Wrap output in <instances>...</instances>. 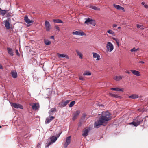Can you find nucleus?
Instances as JSON below:
<instances>
[{"label":"nucleus","instance_id":"1","mask_svg":"<svg viewBox=\"0 0 148 148\" xmlns=\"http://www.w3.org/2000/svg\"><path fill=\"white\" fill-rule=\"evenodd\" d=\"M111 114L108 111L103 112L99 120L95 122V127L98 128L100 125L111 120Z\"/></svg>","mask_w":148,"mask_h":148},{"label":"nucleus","instance_id":"2","mask_svg":"<svg viewBox=\"0 0 148 148\" xmlns=\"http://www.w3.org/2000/svg\"><path fill=\"white\" fill-rule=\"evenodd\" d=\"M143 121L144 125H148V116H146L144 118L141 117L139 118L138 117H137L135 120V121L129 123L130 125L132 124L134 126L136 127L140 125V124Z\"/></svg>","mask_w":148,"mask_h":148},{"label":"nucleus","instance_id":"3","mask_svg":"<svg viewBox=\"0 0 148 148\" xmlns=\"http://www.w3.org/2000/svg\"><path fill=\"white\" fill-rule=\"evenodd\" d=\"M58 134L56 135V136H53L50 137V142L52 144L54 143L57 140L58 138L60 136V134L62 133V131L61 130H60L58 132Z\"/></svg>","mask_w":148,"mask_h":148},{"label":"nucleus","instance_id":"4","mask_svg":"<svg viewBox=\"0 0 148 148\" xmlns=\"http://www.w3.org/2000/svg\"><path fill=\"white\" fill-rule=\"evenodd\" d=\"M86 20L84 22L85 24H86L88 25L91 24L93 26L95 25L96 23L95 20L89 18L87 19L86 18Z\"/></svg>","mask_w":148,"mask_h":148},{"label":"nucleus","instance_id":"5","mask_svg":"<svg viewBox=\"0 0 148 148\" xmlns=\"http://www.w3.org/2000/svg\"><path fill=\"white\" fill-rule=\"evenodd\" d=\"M70 101V100H67L65 101L62 100L59 103V106L60 107H63L67 105Z\"/></svg>","mask_w":148,"mask_h":148},{"label":"nucleus","instance_id":"6","mask_svg":"<svg viewBox=\"0 0 148 148\" xmlns=\"http://www.w3.org/2000/svg\"><path fill=\"white\" fill-rule=\"evenodd\" d=\"M106 48L108 51L110 52H111L114 49V46L111 42H108L107 44Z\"/></svg>","mask_w":148,"mask_h":148},{"label":"nucleus","instance_id":"7","mask_svg":"<svg viewBox=\"0 0 148 148\" xmlns=\"http://www.w3.org/2000/svg\"><path fill=\"white\" fill-rule=\"evenodd\" d=\"M72 34L73 35L79 36H84L86 35V34L83 31L80 30L78 31L73 32Z\"/></svg>","mask_w":148,"mask_h":148},{"label":"nucleus","instance_id":"8","mask_svg":"<svg viewBox=\"0 0 148 148\" xmlns=\"http://www.w3.org/2000/svg\"><path fill=\"white\" fill-rule=\"evenodd\" d=\"M11 106L14 107L16 108H20L23 109V106L20 104L18 103H10Z\"/></svg>","mask_w":148,"mask_h":148},{"label":"nucleus","instance_id":"9","mask_svg":"<svg viewBox=\"0 0 148 148\" xmlns=\"http://www.w3.org/2000/svg\"><path fill=\"white\" fill-rule=\"evenodd\" d=\"M90 130V128L89 127L85 128L83 131V133L82 134V135L83 137L85 138L88 135V133Z\"/></svg>","mask_w":148,"mask_h":148},{"label":"nucleus","instance_id":"10","mask_svg":"<svg viewBox=\"0 0 148 148\" xmlns=\"http://www.w3.org/2000/svg\"><path fill=\"white\" fill-rule=\"evenodd\" d=\"M45 26L46 31H49L51 29V25L50 23L47 21H45Z\"/></svg>","mask_w":148,"mask_h":148},{"label":"nucleus","instance_id":"11","mask_svg":"<svg viewBox=\"0 0 148 148\" xmlns=\"http://www.w3.org/2000/svg\"><path fill=\"white\" fill-rule=\"evenodd\" d=\"M71 140V136H69L66 138V142L64 143V148H66L68 145L70 143Z\"/></svg>","mask_w":148,"mask_h":148},{"label":"nucleus","instance_id":"12","mask_svg":"<svg viewBox=\"0 0 148 148\" xmlns=\"http://www.w3.org/2000/svg\"><path fill=\"white\" fill-rule=\"evenodd\" d=\"M3 22L6 29H9L10 28V24L8 21L6 20L4 21Z\"/></svg>","mask_w":148,"mask_h":148},{"label":"nucleus","instance_id":"13","mask_svg":"<svg viewBox=\"0 0 148 148\" xmlns=\"http://www.w3.org/2000/svg\"><path fill=\"white\" fill-rule=\"evenodd\" d=\"M24 20L25 21L27 24H30L34 22V21L33 20H31L28 18V16H26L24 17Z\"/></svg>","mask_w":148,"mask_h":148},{"label":"nucleus","instance_id":"14","mask_svg":"<svg viewBox=\"0 0 148 148\" xmlns=\"http://www.w3.org/2000/svg\"><path fill=\"white\" fill-rule=\"evenodd\" d=\"M80 110H78L76 111V112L74 114V116L72 118L73 120L74 121L77 118V116L80 113Z\"/></svg>","mask_w":148,"mask_h":148},{"label":"nucleus","instance_id":"15","mask_svg":"<svg viewBox=\"0 0 148 148\" xmlns=\"http://www.w3.org/2000/svg\"><path fill=\"white\" fill-rule=\"evenodd\" d=\"M113 6L116 8L117 10H123L124 12H125V11L124 10V8L119 5L114 4Z\"/></svg>","mask_w":148,"mask_h":148},{"label":"nucleus","instance_id":"16","mask_svg":"<svg viewBox=\"0 0 148 148\" xmlns=\"http://www.w3.org/2000/svg\"><path fill=\"white\" fill-rule=\"evenodd\" d=\"M57 55L59 58H64L65 57L66 58L69 59V57L66 54H60L59 53H58Z\"/></svg>","mask_w":148,"mask_h":148},{"label":"nucleus","instance_id":"17","mask_svg":"<svg viewBox=\"0 0 148 148\" xmlns=\"http://www.w3.org/2000/svg\"><path fill=\"white\" fill-rule=\"evenodd\" d=\"M123 78H124V77L123 76H117L114 77V79L116 81H119L121 80Z\"/></svg>","mask_w":148,"mask_h":148},{"label":"nucleus","instance_id":"18","mask_svg":"<svg viewBox=\"0 0 148 148\" xmlns=\"http://www.w3.org/2000/svg\"><path fill=\"white\" fill-rule=\"evenodd\" d=\"M130 71L132 72V73L135 75H136L137 76L140 75V72L139 71H137L136 70H131Z\"/></svg>","mask_w":148,"mask_h":148},{"label":"nucleus","instance_id":"19","mask_svg":"<svg viewBox=\"0 0 148 148\" xmlns=\"http://www.w3.org/2000/svg\"><path fill=\"white\" fill-rule=\"evenodd\" d=\"M86 114H82V116L79 122L81 124H82L83 123V122L85 120L86 117Z\"/></svg>","mask_w":148,"mask_h":148},{"label":"nucleus","instance_id":"20","mask_svg":"<svg viewBox=\"0 0 148 148\" xmlns=\"http://www.w3.org/2000/svg\"><path fill=\"white\" fill-rule=\"evenodd\" d=\"M109 95L111 97L115 98H119V99H121V97L120 96H119L118 95L116 94L110 93Z\"/></svg>","mask_w":148,"mask_h":148},{"label":"nucleus","instance_id":"21","mask_svg":"<svg viewBox=\"0 0 148 148\" xmlns=\"http://www.w3.org/2000/svg\"><path fill=\"white\" fill-rule=\"evenodd\" d=\"M11 74L14 78H16L17 77V73L16 71H12L11 72Z\"/></svg>","mask_w":148,"mask_h":148},{"label":"nucleus","instance_id":"22","mask_svg":"<svg viewBox=\"0 0 148 148\" xmlns=\"http://www.w3.org/2000/svg\"><path fill=\"white\" fill-rule=\"evenodd\" d=\"M111 90L117 91H123V88H119L116 87L115 88H111Z\"/></svg>","mask_w":148,"mask_h":148},{"label":"nucleus","instance_id":"23","mask_svg":"<svg viewBox=\"0 0 148 148\" xmlns=\"http://www.w3.org/2000/svg\"><path fill=\"white\" fill-rule=\"evenodd\" d=\"M93 57L94 58H97L96 60H99L100 59V56L98 54L95 53H93Z\"/></svg>","mask_w":148,"mask_h":148},{"label":"nucleus","instance_id":"24","mask_svg":"<svg viewBox=\"0 0 148 148\" xmlns=\"http://www.w3.org/2000/svg\"><path fill=\"white\" fill-rule=\"evenodd\" d=\"M7 50L8 51V52L9 54L11 55V56L13 55V51L11 48H7Z\"/></svg>","mask_w":148,"mask_h":148},{"label":"nucleus","instance_id":"25","mask_svg":"<svg viewBox=\"0 0 148 148\" xmlns=\"http://www.w3.org/2000/svg\"><path fill=\"white\" fill-rule=\"evenodd\" d=\"M53 21L56 23H63V22L60 19H53Z\"/></svg>","mask_w":148,"mask_h":148},{"label":"nucleus","instance_id":"26","mask_svg":"<svg viewBox=\"0 0 148 148\" xmlns=\"http://www.w3.org/2000/svg\"><path fill=\"white\" fill-rule=\"evenodd\" d=\"M57 111L56 108H51V110L49 111V114L51 115L52 113L54 112H55Z\"/></svg>","mask_w":148,"mask_h":148},{"label":"nucleus","instance_id":"27","mask_svg":"<svg viewBox=\"0 0 148 148\" xmlns=\"http://www.w3.org/2000/svg\"><path fill=\"white\" fill-rule=\"evenodd\" d=\"M128 97L130 98H132V99H134L136 98H137L139 97L138 95L136 94H133L132 95L129 96Z\"/></svg>","mask_w":148,"mask_h":148},{"label":"nucleus","instance_id":"28","mask_svg":"<svg viewBox=\"0 0 148 148\" xmlns=\"http://www.w3.org/2000/svg\"><path fill=\"white\" fill-rule=\"evenodd\" d=\"M7 11L3 10L0 8V15L4 16L7 12Z\"/></svg>","mask_w":148,"mask_h":148},{"label":"nucleus","instance_id":"29","mask_svg":"<svg viewBox=\"0 0 148 148\" xmlns=\"http://www.w3.org/2000/svg\"><path fill=\"white\" fill-rule=\"evenodd\" d=\"M76 51L78 55L79 56V58L80 59H82L83 58V56L81 53L79 52L78 50H76Z\"/></svg>","mask_w":148,"mask_h":148},{"label":"nucleus","instance_id":"30","mask_svg":"<svg viewBox=\"0 0 148 148\" xmlns=\"http://www.w3.org/2000/svg\"><path fill=\"white\" fill-rule=\"evenodd\" d=\"M91 75V73L89 71H86L83 74L84 76L85 75Z\"/></svg>","mask_w":148,"mask_h":148},{"label":"nucleus","instance_id":"31","mask_svg":"<svg viewBox=\"0 0 148 148\" xmlns=\"http://www.w3.org/2000/svg\"><path fill=\"white\" fill-rule=\"evenodd\" d=\"M32 108L33 110H36L37 109L38 107L36 103H34L32 106Z\"/></svg>","mask_w":148,"mask_h":148},{"label":"nucleus","instance_id":"32","mask_svg":"<svg viewBox=\"0 0 148 148\" xmlns=\"http://www.w3.org/2000/svg\"><path fill=\"white\" fill-rule=\"evenodd\" d=\"M44 43L47 45H49L51 43V42L48 40H44Z\"/></svg>","mask_w":148,"mask_h":148},{"label":"nucleus","instance_id":"33","mask_svg":"<svg viewBox=\"0 0 148 148\" xmlns=\"http://www.w3.org/2000/svg\"><path fill=\"white\" fill-rule=\"evenodd\" d=\"M75 103V101H71L69 105V107H72Z\"/></svg>","mask_w":148,"mask_h":148},{"label":"nucleus","instance_id":"34","mask_svg":"<svg viewBox=\"0 0 148 148\" xmlns=\"http://www.w3.org/2000/svg\"><path fill=\"white\" fill-rule=\"evenodd\" d=\"M90 8L92 9H94L95 10H100V8H97L95 6H90Z\"/></svg>","mask_w":148,"mask_h":148},{"label":"nucleus","instance_id":"35","mask_svg":"<svg viewBox=\"0 0 148 148\" xmlns=\"http://www.w3.org/2000/svg\"><path fill=\"white\" fill-rule=\"evenodd\" d=\"M107 32L110 34H111L113 35H114V32L111 30H108Z\"/></svg>","mask_w":148,"mask_h":148},{"label":"nucleus","instance_id":"36","mask_svg":"<svg viewBox=\"0 0 148 148\" xmlns=\"http://www.w3.org/2000/svg\"><path fill=\"white\" fill-rule=\"evenodd\" d=\"M138 50V48L135 49V48H134L131 50L130 51L132 52H136Z\"/></svg>","mask_w":148,"mask_h":148},{"label":"nucleus","instance_id":"37","mask_svg":"<svg viewBox=\"0 0 148 148\" xmlns=\"http://www.w3.org/2000/svg\"><path fill=\"white\" fill-rule=\"evenodd\" d=\"M51 121H50V119H49V118H47L45 120V122L46 124L49 123Z\"/></svg>","mask_w":148,"mask_h":148},{"label":"nucleus","instance_id":"38","mask_svg":"<svg viewBox=\"0 0 148 148\" xmlns=\"http://www.w3.org/2000/svg\"><path fill=\"white\" fill-rule=\"evenodd\" d=\"M55 29L57 30L60 31V28L57 25H55L54 26Z\"/></svg>","mask_w":148,"mask_h":148},{"label":"nucleus","instance_id":"39","mask_svg":"<svg viewBox=\"0 0 148 148\" xmlns=\"http://www.w3.org/2000/svg\"><path fill=\"white\" fill-rule=\"evenodd\" d=\"M52 144L50 142L47 143L46 144L45 147H48L50 145Z\"/></svg>","mask_w":148,"mask_h":148},{"label":"nucleus","instance_id":"40","mask_svg":"<svg viewBox=\"0 0 148 148\" xmlns=\"http://www.w3.org/2000/svg\"><path fill=\"white\" fill-rule=\"evenodd\" d=\"M16 55L18 56H20V54L19 53V52L18 51V50L17 49H16Z\"/></svg>","mask_w":148,"mask_h":148},{"label":"nucleus","instance_id":"41","mask_svg":"<svg viewBox=\"0 0 148 148\" xmlns=\"http://www.w3.org/2000/svg\"><path fill=\"white\" fill-rule=\"evenodd\" d=\"M116 42L117 44V46L119 47V41L117 39V40H116Z\"/></svg>","mask_w":148,"mask_h":148},{"label":"nucleus","instance_id":"42","mask_svg":"<svg viewBox=\"0 0 148 148\" xmlns=\"http://www.w3.org/2000/svg\"><path fill=\"white\" fill-rule=\"evenodd\" d=\"M137 27L138 28H139L141 27L142 25L139 24H137L136 25Z\"/></svg>","mask_w":148,"mask_h":148},{"label":"nucleus","instance_id":"43","mask_svg":"<svg viewBox=\"0 0 148 148\" xmlns=\"http://www.w3.org/2000/svg\"><path fill=\"white\" fill-rule=\"evenodd\" d=\"M49 118L50 119V121H51L52 120H53V119L54 118V117L52 116L50 117Z\"/></svg>","mask_w":148,"mask_h":148},{"label":"nucleus","instance_id":"44","mask_svg":"<svg viewBox=\"0 0 148 148\" xmlns=\"http://www.w3.org/2000/svg\"><path fill=\"white\" fill-rule=\"evenodd\" d=\"M40 146H41V144L40 143H38L37 144V147H40Z\"/></svg>","mask_w":148,"mask_h":148},{"label":"nucleus","instance_id":"45","mask_svg":"<svg viewBox=\"0 0 148 148\" xmlns=\"http://www.w3.org/2000/svg\"><path fill=\"white\" fill-rule=\"evenodd\" d=\"M79 79L80 80H82V81H83L84 80V78L82 77H79Z\"/></svg>","mask_w":148,"mask_h":148},{"label":"nucleus","instance_id":"46","mask_svg":"<svg viewBox=\"0 0 148 148\" xmlns=\"http://www.w3.org/2000/svg\"><path fill=\"white\" fill-rule=\"evenodd\" d=\"M144 7L146 8H148V5L147 4H145L144 5Z\"/></svg>","mask_w":148,"mask_h":148},{"label":"nucleus","instance_id":"47","mask_svg":"<svg viewBox=\"0 0 148 148\" xmlns=\"http://www.w3.org/2000/svg\"><path fill=\"white\" fill-rule=\"evenodd\" d=\"M117 25L116 24H114L113 25V27H117Z\"/></svg>","mask_w":148,"mask_h":148},{"label":"nucleus","instance_id":"48","mask_svg":"<svg viewBox=\"0 0 148 148\" xmlns=\"http://www.w3.org/2000/svg\"><path fill=\"white\" fill-rule=\"evenodd\" d=\"M51 38L52 39H53V40H54V36H51Z\"/></svg>","mask_w":148,"mask_h":148},{"label":"nucleus","instance_id":"49","mask_svg":"<svg viewBox=\"0 0 148 148\" xmlns=\"http://www.w3.org/2000/svg\"><path fill=\"white\" fill-rule=\"evenodd\" d=\"M139 63H142V64H144V62H143V61H140L139 62Z\"/></svg>","mask_w":148,"mask_h":148},{"label":"nucleus","instance_id":"50","mask_svg":"<svg viewBox=\"0 0 148 148\" xmlns=\"http://www.w3.org/2000/svg\"><path fill=\"white\" fill-rule=\"evenodd\" d=\"M112 39H113V40H115V41H116V40H117V39H116V38H112Z\"/></svg>","mask_w":148,"mask_h":148},{"label":"nucleus","instance_id":"51","mask_svg":"<svg viewBox=\"0 0 148 148\" xmlns=\"http://www.w3.org/2000/svg\"><path fill=\"white\" fill-rule=\"evenodd\" d=\"M141 4L143 5H145V3L144 2H142Z\"/></svg>","mask_w":148,"mask_h":148},{"label":"nucleus","instance_id":"52","mask_svg":"<svg viewBox=\"0 0 148 148\" xmlns=\"http://www.w3.org/2000/svg\"><path fill=\"white\" fill-rule=\"evenodd\" d=\"M126 72V73H128V74H130V72H129V71H127Z\"/></svg>","mask_w":148,"mask_h":148},{"label":"nucleus","instance_id":"53","mask_svg":"<svg viewBox=\"0 0 148 148\" xmlns=\"http://www.w3.org/2000/svg\"><path fill=\"white\" fill-rule=\"evenodd\" d=\"M81 124V123H80V124H79V125H78V126H79V127H80V126H81V124Z\"/></svg>","mask_w":148,"mask_h":148},{"label":"nucleus","instance_id":"54","mask_svg":"<svg viewBox=\"0 0 148 148\" xmlns=\"http://www.w3.org/2000/svg\"><path fill=\"white\" fill-rule=\"evenodd\" d=\"M121 28V27H118V29H120Z\"/></svg>","mask_w":148,"mask_h":148},{"label":"nucleus","instance_id":"55","mask_svg":"<svg viewBox=\"0 0 148 148\" xmlns=\"http://www.w3.org/2000/svg\"><path fill=\"white\" fill-rule=\"evenodd\" d=\"M1 127H2L0 125V128H1Z\"/></svg>","mask_w":148,"mask_h":148},{"label":"nucleus","instance_id":"56","mask_svg":"<svg viewBox=\"0 0 148 148\" xmlns=\"http://www.w3.org/2000/svg\"><path fill=\"white\" fill-rule=\"evenodd\" d=\"M141 29H144V28H141Z\"/></svg>","mask_w":148,"mask_h":148}]
</instances>
